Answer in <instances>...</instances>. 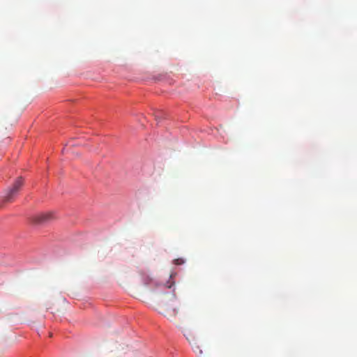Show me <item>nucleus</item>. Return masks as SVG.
<instances>
[{
  "label": "nucleus",
  "instance_id": "423d86ee",
  "mask_svg": "<svg viewBox=\"0 0 357 357\" xmlns=\"http://www.w3.org/2000/svg\"><path fill=\"white\" fill-rule=\"evenodd\" d=\"M171 287H172V284H169L168 286H167V287L168 289H170V288H171Z\"/></svg>",
  "mask_w": 357,
  "mask_h": 357
},
{
  "label": "nucleus",
  "instance_id": "f257e3e1",
  "mask_svg": "<svg viewBox=\"0 0 357 357\" xmlns=\"http://www.w3.org/2000/svg\"><path fill=\"white\" fill-rule=\"evenodd\" d=\"M176 295L174 292L166 294L159 301L157 310L170 321L174 320L178 314V310L175 307Z\"/></svg>",
  "mask_w": 357,
  "mask_h": 357
},
{
  "label": "nucleus",
  "instance_id": "f03ea898",
  "mask_svg": "<svg viewBox=\"0 0 357 357\" xmlns=\"http://www.w3.org/2000/svg\"><path fill=\"white\" fill-rule=\"evenodd\" d=\"M23 185V180L22 177H19L13 183V186L8 189L3 196V201L4 202H11L13 199L17 196L18 192Z\"/></svg>",
  "mask_w": 357,
  "mask_h": 357
},
{
  "label": "nucleus",
  "instance_id": "7ed1b4c3",
  "mask_svg": "<svg viewBox=\"0 0 357 357\" xmlns=\"http://www.w3.org/2000/svg\"><path fill=\"white\" fill-rule=\"evenodd\" d=\"M55 218L53 212H45L38 214L33 218V221L38 224H44L50 222Z\"/></svg>",
  "mask_w": 357,
  "mask_h": 357
},
{
  "label": "nucleus",
  "instance_id": "20e7f679",
  "mask_svg": "<svg viewBox=\"0 0 357 357\" xmlns=\"http://www.w3.org/2000/svg\"><path fill=\"white\" fill-rule=\"evenodd\" d=\"M185 335L186 337V339L188 340L190 344L192 345L194 351L197 355H202V351L199 346L198 341H197L196 337L190 331H188V333H185Z\"/></svg>",
  "mask_w": 357,
  "mask_h": 357
},
{
  "label": "nucleus",
  "instance_id": "39448f33",
  "mask_svg": "<svg viewBox=\"0 0 357 357\" xmlns=\"http://www.w3.org/2000/svg\"><path fill=\"white\" fill-rule=\"evenodd\" d=\"M185 263V260L182 258H178L174 259V264L176 265H181Z\"/></svg>",
  "mask_w": 357,
  "mask_h": 357
}]
</instances>
